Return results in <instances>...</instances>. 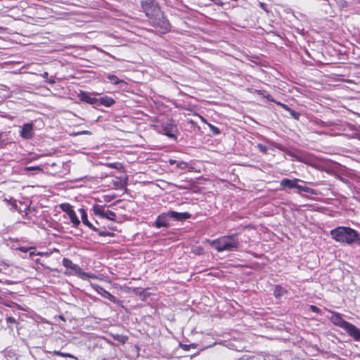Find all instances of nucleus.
<instances>
[{"label":"nucleus","instance_id":"34","mask_svg":"<svg viewBox=\"0 0 360 360\" xmlns=\"http://www.w3.org/2000/svg\"><path fill=\"white\" fill-rule=\"evenodd\" d=\"M4 143V140L3 139V134L0 133V146Z\"/></svg>","mask_w":360,"mask_h":360},{"label":"nucleus","instance_id":"10","mask_svg":"<svg viewBox=\"0 0 360 360\" xmlns=\"http://www.w3.org/2000/svg\"><path fill=\"white\" fill-rule=\"evenodd\" d=\"M62 264L65 268L71 269L72 271H74L76 275H79L82 273V269L77 264H74L68 258H63Z\"/></svg>","mask_w":360,"mask_h":360},{"label":"nucleus","instance_id":"20","mask_svg":"<svg viewBox=\"0 0 360 360\" xmlns=\"http://www.w3.org/2000/svg\"><path fill=\"white\" fill-rule=\"evenodd\" d=\"M255 92L258 95L262 96L263 97L266 98L268 101L271 102H275L274 100L272 98V96L264 90L256 89Z\"/></svg>","mask_w":360,"mask_h":360},{"label":"nucleus","instance_id":"15","mask_svg":"<svg viewBox=\"0 0 360 360\" xmlns=\"http://www.w3.org/2000/svg\"><path fill=\"white\" fill-rule=\"evenodd\" d=\"M154 25L155 27H160L162 31L163 32H167L170 30V25L167 20L162 19H159V22H154Z\"/></svg>","mask_w":360,"mask_h":360},{"label":"nucleus","instance_id":"28","mask_svg":"<svg viewBox=\"0 0 360 360\" xmlns=\"http://www.w3.org/2000/svg\"><path fill=\"white\" fill-rule=\"evenodd\" d=\"M188 163L184 161L179 162L176 164V167L179 169H186L188 167Z\"/></svg>","mask_w":360,"mask_h":360},{"label":"nucleus","instance_id":"37","mask_svg":"<svg viewBox=\"0 0 360 360\" xmlns=\"http://www.w3.org/2000/svg\"><path fill=\"white\" fill-rule=\"evenodd\" d=\"M261 7L264 8V4L261 3Z\"/></svg>","mask_w":360,"mask_h":360},{"label":"nucleus","instance_id":"14","mask_svg":"<svg viewBox=\"0 0 360 360\" xmlns=\"http://www.w3.org/2000/svg\"><path fill=\"white\" fill-rule=\"evenodd\" d=\"M97 101V106L104 105L105 107H110L115 103L114 99L107 96L98 98Z\"/></svg>","mask_w":360,"mask_h":360},{"label":"nucleus","instance_id":"35","mask_svg":"<svg viewBox=\"0 0 360 360\" xmlns=\"http://www.w3.org/2000/svg\"><path fill=\"white\" fill-rule=\"evenodd\" d=\"M169 165H174L175 163H176V161L175 160L170 159V160H169Z\"/></svg>","mask_w":360,"mask_h":360},{"label":"nucleus","instance_id":"19","mask_svg":"<svg viewBox=\"0 0 360 360\" xmlns=\"http://www.w3.org/2000/svg\"><path fill=\"white\" fill-rule=\"evenodd\" d=\"M106 78L112 84H115V85H117L119 84L120 83H122V82H124L123 80L122 79H120L116 75H108L106 76Z\"/></svg>","mask_w":360,"mask_h":360},{"label":"nucleus","instance_id":"3","mask_svg":"<svg viewBox=\"0 0 360 360\" xmlns=\"http://www.w3.org/2000/svg\"><path fill=\"white\" fill-rule=\"evenodd\" d=\"M191 217V214L188 212H177L169 211L167 213H163L159 215L155 222L157 228L167 227L169 225V219H174L176 221H183Z\"/></svg>","mask_w":360,"mask_h":360},{"label":"nucleus","instance_id":"33","mask_svg":"<svg viewBox=\"0 0 360 360\" xmlns=\"http://www.w3.org/2000/svg\"><path fill=\"white\" fill-rule=\"evenodd\" d=\"M91 132L89 131H82L78 133V134H89Z\"/></svg>","mask_w":360,"mask_h":360},{"label":"nucleus","instance_id":"21","mask_svg":"<svg viewBox=\"0 0 360 360\" xmlns=\"http://www.w3.org/2000/svg\"><path fill=\"white\" fill-rule=\"evenodd\" d=\"M60 208L65 212L69 214L72 212L74 210H72V205L69 203H62L60 205Z\"/></svg>","mask_w":360,"mask_h":360},{"label":"nucleus","instance_id":"30","mask_svg":"<svg viewBox=\"0 0 360 360\" xmlns=\"http://www.w3.org/2000/svg\"><path fill=\"white\" fill-rule=\"evenodd\" d=\"M310 309L314 312V313H316V314H319L321 312V310L319 307H317L315 305H310Z\"/></svg>","mask_w":360,"mask_h":360},{"label":"nucleus","instance_id":"32","mask_svg":"<svg viewBox=\"0 0 360 360\" xmlns=\"http://www.w3.org/2000/svg\"><path fill=\"white\" fill-rule=\"evenodd\" d=\"M7 321L10 322V323H14V322H15V320L13 317H8L7 319Z\"/></svg>","mask_w":360,"mask_h":360},{"label":"nucleus","instance_id":"22","mask_svg":"<svg viewBox=\"0 0 360 360\" xmlns=\"http://www.w3.org/2000/svg\"><path fill=\"white\" fill-rule=\"evenodd\" d=\"M295 188H297L299 190V192L302 191V192H305L307 193L315 194L314 189L309 188V187L300 186L297 184V186H295Z\"/></svg>","mask_w":360,"mask_h":360},{"label":"nucleus","instance_id":"2","mask_svg":"<svg viewBox=\"0 0 360 360\" xmlns=\"http://www.w3.org/2000/svg\"><path fill=\"white\" fill-rule=\"evenodd\" d=\"M210 245L217 252L237 251L240 246V241L236 233L221 236L217 239L210 241Z\"/></svg>","mask_w":360,"mask_h":360},{"label":"nucleus","instance_id":"9","mask_svg":"<svg viewBox=\"0 0 360 360\" xmlns=\"http://www.w3.org/2000/svg\"><path fill=\"white\" fill-rule=\"evenodd\" d=\"M345 330L349 336L353 338L355 341H360V329L354 325L349 323L345 328Z\"/></svg>","mask_w":360,"mask_h":360},{"label":"nucleus","instance_id":"36","mask_svg":"<svg viewBox=\"0 0 360 360\" xmlns=\"http://www.w3.org/2000/svg\"><path fill=\"white\" fill-rule=\"evenodd\" d=\"M48 75H49V74L46 72H44V74L42 75L44 78H46L48 77Z\"/></svg>","mask_w":360,"mask_h":360},{"label":"nucleus","instance_id":"11","mask_svg":"<svg viewBox=\"0 0 360 360\" xmlns=\"http://www.w3.org/2000/svg\"><path fill=\"white\" fill-rule=\"evenodd\" d=\"M298 181H300V180L298 179H283L281 181V186L282 187V190H285L286 188H294L295 186H297V183Z\"/></svg>","mask_w":360,"mask_h":360},{"label":"nucleus","instance_id":"5","mask_svg":"<svg viewBox=\"0 0 360 360\" xmlns=\"http://www.w3.org/2000/svg\"><path fill=\"white\" fill-rule=\"evenodd\" d=\"M141 8L146 15L152 18L159 13V8L155 4V0H144L141 1Z\"/></svg>","mask_w":360,"mask_h":360},{"label":"nucleus","instance_id":"4","mask_svg":"<svg viewBox=\"0 0 360 360\" xmlns=\"http://www.w3.org/2000/svg\"><path fill=\"white\" fill-rule=\"evenodd\" d=\"M159 131L167 136L176 139V134L178 131V128L174 121L172 120H167L162 122V124L158 127Z\"/></svg>","mask_w":360,"mask_h":360},{"label":"nucleus","instance_id":"12","mask_svg":"<svg viewBox=\"0 0 360 360\" xmlns=\"http://www.w3.org/2000/svg\"><path fill=\"white\" fill-rule=\"evenodd\" d=\"M78 96L81 101L97 106L98 98L91 97L86 92L82 91Z\"/></svg>","mask_w":360,"mask_h":360},{"label":"nucleus","instance_id":"8","mask_svg":"<svg viewBox=\"0 0 360 360\" xmlns=\"http://www.w3.org/2000/svg\"><path fill=\"white\" fill-rule=\"evenodd\" d=\"M91 285L93 288L97 292V293L101 295L102 297L109 300L113 303L117 302V298L114 295H111L108 291L105 290L103 288L94 284H91Z\"/></svg>","mask_w":360,"mask_h":360},{"label":"nucleus","instance_id":"31","mask_svg":"<svg viewBox=\"0 0 360 360\" xmlns=\"http://www.w3.org/2000/svg\"><path fill=\"white\" fill-rule=\"evenodd\" d=\"M41 170L40 167H38V166H36V167H26V170L27 171H32V170Z\"/></svg>","mask_w":360,"mask_h":360},{"label":"nucleus","instance_id":"25","mask_svg":"<svg viewBox=\"0 0 360 360\" xmlns=\"http://www.w3.org/2000/svg\"><path fill=\"white\" fill-rule=\"evenodd\" d=\"M53 353L57 356L75 358L73 355L69 353L61 352L60 351H53Z\"/></svg>","mask_w":360,"mask_h":360},{"label":"nucleus","instance_id":"29","mask_svg":"<svg viewBox=\"0 0 360 360\" xmlns=\"http://www.w3.org/2000/svg\"><path fill=\"white\" fill-rule=\"evenodd\" d=\"M210 126V129L212 130V131L213 132L214 134H219L220 133V130L219 129L218 127L212 125V124H209Z\"/></svg>","mask_w":360,"mask_h":360},{"label":"nucleus","instance_id":"27","mask_svg":"<svg viewBox=\"0 0 360 360\" xmlns=\"http://www.w3.org/2000/svg\"><path fill=\"white\" fill-rule=\"evenodd\" d=\"M257 148L259 149V150L264 154H266L267 153V151H268V148L267 146L263 145V144H261V143H258L257 146Z\"/></svg>","mask_w":360,"mask_h":360},{"label":"nucleus","instance_id":"17","mask_svg":"<svg viewBox=\"0 0 360 360\" xmlns=\"http://www.w3.org/2000/svg\"><path fill=\"white\" fill-rule=\"evenodd\" d=\"M93 211H94V214L96 216H99L102 218L104 217V215L105 214V209L104 207V206L103 205H98V204H96L94 205L93 207Z\"/></svg>","mask_w":360,"mask_h":360},{"label":"nucleus","instance_id":"26","mask_svg":"<svg viewBox=\"0 0 360 360\" xmlns=\"http://www.w3.org/2000/svg\"><path fill=\"white\" fill-rule=\"evenodd\" d=\"M100 236H113L114 233L109 231H100L98 229V231H96Z\"/></svg>","mask_w":360,"mask_h":360},{"label":"nucleus","instance_id":"7","mask_svg":"<svg viewBox=\"0 0 360 360\" xmlns=\"http://www.w3.org/2000/svg\"><path fill=\"white\" fill-rule=\"evenodd\" d=\"M330 313L331 314V316L329 317L330 321L334 325L345 330L349 322L343 319L342 315L340 313L335 311H330Z\"/></svg>","mask_w":360,"mask_h":360},{"label":"nucleus","instance_id":"18","mask_svg":"<svg viewBox=\"0 0 360 360\" xmlns=\"http://www.w3.org/2000/svg\"><path fill=\"white\" fill-rule=\"evenodd\" d=\"M68 217H69L71 222L72 223V226L75 228H77L79 226V225L80 224V221L78 219V217L76 214V212L75 211H73L70 214L69 213Z\"/></svg>","mask_w":360,"mask_h":360},{"label":"nucleus","instance_id":"24","mask_svg":"<svg viewBox=\"0 0 360 360\" xmlns=\"http://www.w3.org/2000/svg\"><path fill=\"white\" fill-rule=\"evenodd\" d=\"M79 276H80L81 278H93V279L98 278L97 276H96L93 274H91V273L84 272L83 271H82V274H79Z\"/></svg>","mask_w":360,"mask_h":360},{"label":"nucleus","instance_id":"6","mask_svg":"<svg viewBox=\"0 0 360 360\" xmlns=\"http://www.w3.org/2000/svg\"><path fill=\"white\" fill-rule=\"evenodd\" d=\"M20 136L24 139H31L34 135V124L32 122L25 123L20 127Z\"/></svg>","mask_w":360,"mask_h":360},{"label":"nucleus","instance_id":"23","mask_svg":"<svg viewBox=\"0 0 360 360\" xmlns=\"http://www.w3.org/2000/svg\"><path fill=\"white\" fill-rule=\"evenodd\" d=\"M103 218L115 221L116 220V214L112 211L107 210Z\"/></svg>","mask_w":360,"mask_h":360},{"label":"nucleus","instance_id":"13","mask_svg":"<svg viewBox=\"0 0 360 360\" xmlns=\"http://www.w3.org/2000/svg\"><path fill=\"white\" fill-rule=\"evenodd\" d=\"M79 212L81 214V219L84 224L87 226L89 229L94 231H98V229L96 228L89 220L87 218V214L84 209L80 208L79 209Z\"/></svg>","mask_w":360,"mask_h":360},{"label":"nucleus","instance_id":"16","mask_svg":"<svg viewBox=\"0 0 360 360\" xmlns=\"http://www.w3.org/2000/svg\"><path fill=\"white\" fill-rule=\"evenodd\" d=\"M276 103L279 105H281L283 109H285L286 111L289 112L290 115L295 119L298 120L300 117V113L291 109L290 107H288L287 105L284 103H281L280 102H276Z\"/></svg>","mask_w":360,"mask_h":360},{"label":"nucleus","instance_id":"1","mask_svg":"<svg viewBox=\"0 0 360 360\" xmlns=\"http://www.w3.org/2000/svg\"><path fill=\"white\" fill-rule=\"evenodd\" d=\"M333 240L348 245L360 244V234L350 227L338 226L330 231Z\"/></svg>","mask_w":360,"mask_h":360}]
</instances>
